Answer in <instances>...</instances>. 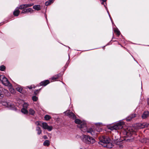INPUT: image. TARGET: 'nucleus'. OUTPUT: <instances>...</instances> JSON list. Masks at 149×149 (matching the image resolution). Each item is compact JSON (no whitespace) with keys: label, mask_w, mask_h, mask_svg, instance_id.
I'll return each instance as SVG.
<instances>
[{"label":"nucleus","mask_w":149,"mask_h":149,"mask_svg":"<svg viewBox=\"0 0 149 149\" xmlns=\"http://www.w3.org/2000/svg\"><path fill=\"white\" fill-rule=\"evenodd\" d=\"M5 69V67L4 66L2 65L0 67V70L2 71H3Z\"/></svg>","instance_id":"obj_27"},{"label":"nucleus","mask_w":149,"mask_h":149,"mask_svg":"<svg viewBox=\"0 0 149 149\" xmlns=\"http://www.w3.org/2000/svg\"><path fill=\"white\" fill-rule=\"evenodd\" d=\"M136 116V114L135 113L130 115L128 116L127 118V120L130 121L132 120L133 118L135 117Z\"/></svg>","instance_id":"obj_13"},{"label":"nucleus","mask_w":149,"mask_h":149,"mask_svg":"<svg viewBox=\"0 0 149 149\" xmlns=\"http://www.w3.org/2000/svg\"><path fill=\"white\" fill-rule=\"evenodd\" d=\"M124 140H128V139H124Z\"/></svg>","instance_id":"obj_39"},{"label":"nucleus","mask_w":149,"mask_h":149,"mask_svg":"<svg viewBox=\"0 0 149 149\" xmlns=\"http://www.w3.org/2000/svg\"><path fill=\"white\" fill-rule=\"evenodd\" d=\"M122 146H122L120 145V148H122Z\"/></svg>","instance_id":"obj_38"},{"label":"nucleus","mask_w":149,"mask_h":149,"mask_svg":"<svg viewBox=\"0 0 149 149\" xmlns=\"http://www.w3.org/2000/svg\"><path fill=\"white\" fill-rule=\"evenodd\" d=\"M101 0L102 1L104 2H105V1H106V0Z\"/></svg>","instance_id":"obj_37"},{"label":"nucleus","mask_w":149,"mask_h":149,"mask_svg":"<svg viewBox=\"0 0 149 149\" xmlns=\"http://www.w3.org/2000/svg\"><path fill=\"white\" fill-rule=\"evenodd\" d=\"M0 80L6 86H10V84L7 78L3 75L0 76Z\"/></svg>","instance_id":"obj_5"},{"label":"nucleus","mask_w":149,"mask_h":149,"mask_svg":"<svg viewBox=\"0 0 149 149\" xmlns=\"http://www.w3.org/2000/svg\"><path fill=\"white\" fill-rule=\"evenodd\" d=\"M33 4L30 3L28 4H23L19 6L17 8L19 9H24L29 7H31L33 6Z\"/></svg>","instance_id":"obj_9"},{"label":"nucleus","mask_w":149,"mask_h":149,"mask_svg":"<svg viewBox=\"0 0 149 149\" xmlns=\"http://www.w3.org/2000/svg\"><path fill=\"white\" fill-rule=\"evenodd\" d=\"M3 97V94L2 93L1 91L0 90V98H2Z\"/></svg>","instance_id":"obj_30"},{"label":"nucleus","mask_w":149,"mask_h":149,"mask_svg":"<svg viewBox=\"0 0 149 149\" xmlns=\"http://www.w3.org/2000/svg\"><path fill=\"white\" fill-rule=\"evenodd\" d=\"M9 90L10 92L12 94H14L15 92V89L12 88H10Z\"/></svg>","instance_id":"obj_23"},{"label":"nucleus","mask_w":149,"mask_h":149,"mask_svg":"<svg viewBox=\"0 0 149 149\" xmlns=\"http://www.w3.org/2000/svg\"><path fill=\"white\" fill-rule=\"evenodd\" d=\"M43 138L44 139H47V136H45V135L43 136Z\"/></svg>","instance_id":"obj_32"},{"label":"nucleus","mask_w":149,"mask_h":149,"mask_svg":"<svg viewBox=\"0 0 149 149\" xmlns=\"http://www.w3.org/2000/svg\"><path fill=\"white\" fill-rule=\"evenodd\" d=\"M29 114L33 115L35 113V111L32 109H30L29 110Z\"/></svg>","instance_id":"obj_19"},{"label":"nucleus","mask_w":149,"mask_h":149,"mask_svg":"<svg viewBox=\"0 0 149 149\" xmlns=\"http://www.w3.org/2000/svg\"><path fill=\"white\" fill-rule=\"evenodd\" d=\"M49 83V80H47L41 82L40 84V86H45Z\"/></svg>","instance_id":"obj_12"},{"label":"nucleus","mask_w":149,"mask_h":149,"mask_svg":"<svg viewBox=\"0 0 149 149\" xmlns=\"http://www.w3.org/2000/svg\"><path fill=\"white\" fill-rule=\"evenodd\" d=\"M149 116V113L148 111H146L144 112L142 115L143 118L145 119L147 118Z\"/></svg>","instance_id":"obj_14"},{"label":"nucleus","mask_w":149,"mask_h":149,"mask_svg":"<svg viewBox=\"0 0 149 149\" xmlns=\"http://www.w3.org/2000/svg\"><path fill=\"white\" fill-rule=\"evenodd\" d=\"M43 145L44 146H48L50 145V142L48 140H45L43 143Z\"/></svg>","instance_id":"obj_18"},{"label":"nucleus","mask_w":149,"mask_h":149,"mask_svg":"<svg viewBox=\"0 0 149 149\" xmlns=\"http://www.w3.org/2000/svg\"><path fill=\"white\" fill-rule=\"evenodd\" d=\"M131 128H128L123 131V133L125 135L124 137H130L132 134V131Z\"/></svg>","instance_id":"obj_6"},{"label":"nucleus","mask_w":149,"mask_h":149,"mask_svg":"<svg viewBox=\"0 0 149 149\" xmlns=\"http://www.w3.org/2000/svg\"><path fill=\"white\" fill-rule=\"evenodd\" d=\"M28 88L29 89H31L32 88L31 86L28 87Z\"/></svg>","instance_id":"obj_36"},{"label":"nucleus","mask_w":149,"mask_h":149,"mask_svg":"<svg viewBox=\"0 0 149 149\" xmlns=\"http://www.w3.org/2000/svg\"><path fill=\"white\" fill-rule=\"evenodd\" d=\"M54 0H49L45 2V5L47 6H49L52 3L54 2Z\"/></svg>","instance_id":"obj_16"},{"label":"nucleus","mask_w":149,"mask_h":149,"mask_svg":"<svg viewBox=\"0 0 149 149\" xmlns=\"http://www.w3.org/2000/svg\"><path fill=\"white\" fill-rule=\"evenodd\" d=\"M19 13L20 11L19 10V9L16 8L14 11L13 14L14 16H17L19 15Z\"/></svg>","instance_id":"obj_15"},{"label":"nucleus","mask_w":149,"mask_h":149,"mask_svg":"<svg viewBox=\"0 0 149 149\" xmlns=\"http://www.w3.org/2000/svg\"><path fill=\"white\" fill-rule=\"evenodd\" d=\"M115 33H116V34L118 36L120 35V33L119 31L117 30H115Z\"/></svg>","instance_id":"obj_29"},{"label":"nucleus","mask_w":149,"mask_h":149,"mask_svg":"<svg viewBox=\"0 0 149 149\" xmlns=\"http://www.w3.org/2000/svg\"><path fill=\"white\" fill-rule=\"evenodd\" d=\"M21 111L24 114H27L28 113V111L25 108L22 109L21 110Z\"/></svg>","instance_id":"obj_22"},{"label":"nucleus","mask_w":149,"mask_h":149,"mask_svg":"<svg viewBox=\"0 0 149 149\" xmlns=\"http://www.w3.org/2000/svg\"><path fill=\"white\" fill-rule=\"evenodd\" d=\"M35 124L37 125H40L39 123L38 122H36L35 123Z\"/></svg>","instance_id":"obj_33"},{"label":"nucleus","mask_w":149,"mask_h":149,"mask_svg":"<svg viewBox=\"0 0 149 149\" xmlns=\"http://www.w3.org/2000/svg\"><path fill=\"white\" fill-rule=\"evenodd\" d=\"M75 122L76 123L78 124L77 127L79 128L81 131L83 132L90 133L92 135L94 134L92 128L87 129L86 123L85 122H81L79 119H77L75 120Z\"/></svg>","instance_id":"obj_1"},{"label":"nucleus","mask_w":149,"mask_h":149,"mask_svg":"<svg viewBox=\"0 0 149 149\" xmlns=\"http://www.w3.org/2000/svg\"><path fill=\"white\" fill-rule=\"evenodd\" d=\"M38 99V98L35 96L32 97V100L34 101H36Z\"/></svg>","instance_id":"obj_28"},{"label":"nucleus","mask_w":149,"mask_h":149,"mask_svg":"<svg viewBox=\"0 0 149 149\" xmlns=\"http://www.w3.org/2000/svg\"><path fill=\"white\" fill-rule=\"evenodd\" d=\"M40 89H38V90H37L36 91H35V94H36V92H38V91H40Z\"/></svg>","instance_id":"obj_35"},{"label":"nucleus","mask_w":149,"mask_h":149,"mask_svg":"<svg viewBox=\"0 0 149 149\" xmlns=\"http://www.w3.org/2000/svg\"><path fill=\"white\" fill-rule=\"evenodd\" d=\"M33 8L34 9L39 10L40 9V6L39 5H36L33 6Z\"/></svg>","instance_id":"obj_17"},{"label":"nucleus","mask_w":149,"mask_h":149,"mask_svg":"<svg viewBox=\"0 0 149 149\" xmlns=\"http://www.w3.org/2000/svg\"><path fill=\"white\" fill-rule=\"evenodd\" d=\"M81 138L83 141L88 144L93 143L95 142V140L88 135H83L81 136Z\"/></svg>","instance_id":"obj_3"},{"label":"nucleus","mask_w":149,"mask_h":149,"mask_svg":"<svg viewBox=\"0 0 149 149\" xmlns=\"http://www.w3.org/2000/svg\"><path fill=\"white\" fill-rule=\"evenodd\" d=\"M16 89L18 92L21 93L22 90V88L18 86L16 88Z\"/></svg>","instance_id":"obj_25"},{"label":"nucleus","mask_w":149,"mask_h":149,"mask_svg":"<svg viewBox=\"0 0 149 149\" xmlns=\"http://www.w3.org/2000/svg\"><path fill=\"white\" fill-rule=\"evenodd\" d=\"M147 102L148 103V104L149 105V99H147Z\"/></svg>","instance_id":"obj_34"},{"label":"nucleus","mask_w":149,"mask_h":149,"mask_svg":"<svg viewBox=\"0 0 149 149\" xmlns=\"http://www.w3.org/2000/svg\"><path fill=\"white\" fill-rule=\"evenodd\" d=\"M110 139L109 138H103L99 143L104 147H106L108 148H111L113 146V145L110 142Z\"/></svg>","instance_id":"obj_2"},{"label":"nucleus","mask_w":149,"mask_h":149,"mask_svg":"<svg viewBox=\"0 0 149 149\" xmlns=\"http://www.w3.org/2000/svg\"><path fill=\"white\" fill-rule=\"evenodd\" d=\"M65 114L68 116L70 118L75 119L76 118L75 115L72 112L70 111H67L65 112Z\"/></svg>","instance_id":"obj_8"},{"label":"nucleus","mask_w":149,"mask_h":149,"mask_svg":"<svg viewBox=\"0 0 149 149\" xmlns=\"http://www.w3.org/2000/svg\"><path fill=\"white\" fill-rule=\"evenodd\" d=\"M124 123L123 121H120L115 124L113 126L110 127V129L111 130H117L122 128Z\"/></svg>","instance_id":"obj_4"},{"label":"nucleus","mask_w":149,"mask_h":149,"mask_svg":"<svg viewBox=\"0 0 149 149\" xmlns=\"http://www.w3.org/2000/svg\"><path fill=\"white\" fill-rule=\"evenodd\" d=\"M2 104L3 105L7 107H8L10 105L9 103L7 102H3Z\"/></svg>","instance_id":"obj_26"},{"label":"nucleus","mask_w":149,"mask_h":149,"mask_svg":"<svg viewBox=\"0 0 149 149\" xmlns=\"http://www.w3.org/2000/svg\"><path fill=\"white\" fill-rule=\"evenodd\" d=\"M28 106V105L26 103H24L23 105V108H25V109L27 108Z\"/></svg>","instance_id":"obj_31"},{"label":"nucleus","mask_w":149,"mask_h":149,"mask_svg":"<svg viewBox=\"0 0 149 149\" xmlns=\"http://www.w3.org/2000/svg\"><path fill=\"white\" fill-rule=\"evenodd\" d=\"M42 127L45 129H47L49 131H51L52 129V126H49L47 124L45 123H42Z\"/></svg>","instance_id":"obj_10"},{"label":"nucleus","mask_w":149,"mask_h":149,"mask_svg":"<svg viewBox=\"0 0 149 149\" xmlns=\"http://www.w3.org/2000/svg\"><path fill=\"white\" fill-rule=\"evenodd\" d=\"M33 11V10L31 8H28L27 9H24L22 11V13H26L29 12H32Z\"/></svg>","instance_id":"obj_11"},{"label":"nucleus","mask_w":149,"mask_h":149,"mask_svg":"<svg viewBox=\"0 0 149 149\" xmlns=\"http://www.w3.org/2000/svg\"><path fill=\"white\" fill-rule=\"evenodd\" d=\"M59 77V74H56L53 76L52 78V79L54 81L56 80Z\"/></svg>","instance_id":"obj_21"},{"label":"nucleus","mask_w":149,"mask_h":149,"mask_svg":"<svg viewBox=\"0 0 149 149\" xmlns=\"http://www.w3.org/2000/svg\"><path fill=\"white\" fill-rule=\"evenodd\" d=\"M44 118L46 120H49L51 118V117L48 115H46L45 116Z\"/></svg>","instance_id":"obj_24"},{"label":"nucleus","mask_w":149,"mask_h":149,"mask_svg":"<svg viewBox=\"0 0 149 149\" xmlns=\"http://www.w3.org/2000/svg\"><path fill=\"white\" fill-rule=\"evenodd\" d=\"M36 130L37 131V133L39 135L41 133L42 130L40 127H37L36 128Z\"/></svg>","instance_id":"obj_20"},{"label":"nucleus","mask_w":149,"mask_h":149,"mask_svg":"<svg viewBox=\"0 0 149 149\" xmlns=\"http://www.w3.org/2000/svg\"><path fill=\"white\" fill-rule=\"evenodd\" d=\"M136 126L138 129L144 128L149 127V124L146 123H138L136 124Z\"/></svg>","instance_id":"obj_7"}]
</instances>
